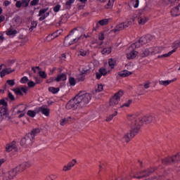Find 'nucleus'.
<instances>
[{
	"instance_id": "1",
	"label": "nucleus",
	"mask_w": 180,
	"mask_h": 180,
	"mask_svg": "<svg viewBox=\"0 0 180 180\" xmlns=\"http://www.w3.org/2000/svg\"><path fill=\"white\" fill-rule=\"evenodd\" d=\"M92 99V96L89 93L79 92L66 104V109H82L85 108Z\"/></svg>"
},
{
	"instance_id": "2",
	"label": "nucleus",
	"mask_w": 180,
	"mask_h": 180,
	"mask_svg": "<svg viewBox=\"0 0 180 180\" xmlns=\"http://www.w3.org/2000/svg\"><path fill=\"white\" fill-rule=\"evenodd\" d=\"M84 32H85V29L82 27H75L72 30L70 33L65 38L64 45L68 47L71 44H74V43H77L82 37Z\"/></svg>"
},
{
	"instance_id": "3",
	"label": "nucleus",
	"mask_w": 180,
	"mask_h": 180,
	"mask_svg": "<svg viewBox=\"0 0 180 180\" xmlns=\"http://www.w3.org/2000/svg\"><path fill=\"white\" fill-rule=\"evenodd\" d=\"M128 120L137 127L139 126V130L143 124H150L154 120V116L147 115L143 117H136V115L128 116Z\"/></svg>"
},
{
	"instance_id": "4",
	"label": "nucleus",
	"mask_w": 180,
	"mask_h": 180,
	"mask_svg": "<svg viewBox=\"0 0 180 180\" xmlns=\"http://www.w3.org/2000/svg\"><path fill=\"white\" fill-rule=\"evenodd\" d=\"M130 127L131 130L129 131V133L125 134L123 136V140H124L126 143H129V141H130V140L135 136H137L140 131V126H135L132 122H130Z\"/></svg>"
},
{
	"instance_id": "5",
	"label": "nucleus",
	"mask_w": 180,
	"mask_h": 180,
	"mask_svg": "<svg viewBox=\"0 0 180 180\" xmlns=\"http://www.w3.org/2000/svg\"><path fill=\"white\" fill-rule=\"evenodd\" d=\"M33 143H34L33 135L27 134L25 137L21 139L20 146H22V147H30Z\"/></svg>"
},
{
	"instance_id": "6",
	"label": "nucleus",
	"mask_w": 180,
	"mask_h": 180,
	"mask_svg": "<svg viewBox=\"0 0 180 180\" xmlns=\"http://www.w3.org/2000/svg\"><path fill=\"white\" fill-rule=\"evenodd\" d=\"M20 172V170L17 166L15 168L11 169L8 173L4 174V175L3 176V180L14 179L16 175H18V174Z\"/></svg>"
},
{
	"instance_id": "7",
	"label": "nucleus",
	"mask_w": 180,
	"mask_h": 180,
	"mask_svg": "<svg viewBox=\"0 0 180 180\" xmlns=\"http://www.w3.org/2000/svg\"><path fill=\"white\" fill-rule=\"evenodd\" d=\"M122 96H123V91H119L110 98L109 106L115 109L116 105H119V101H120Z\"/></svg>"
},
{
	"instance_id": "8",
	"label": "nucleus",
	"mask_w": 180,
	"mask_h": 180,
	"mask_svg": "<svg viewBox=\"0 0 180 180\" xmlns=\"http://www.w3.org/2000/svg\"><path fill=\"white\" fill-rule=\"evenodd\" d=\"M179 47H180L179 41H175L172 44V48L174 49L173 50L170 51L168 53H165L163 55L158 56V58H166L167 57L172 56V54H174V53L176 51V49H178Z\"/></svg>"
},
{
	"instance_id": "9",
	"label": "nucleus",
	"mask_w": 180,
	"mask_h": 180,
	"mask_svg": "<svg viewBox=\"0 0 180 180\" xmlns=\"http://www.w3.org/2000/svg\"><path fill=\"white\" fill-rule=\"evenodd\" d=\"M13 92H15V95H19L20 96H23V94L26 95L27 94V87H16L13 89Z\"/></svg>"
},
{
	"instance_id": "10",
	"label": "nucleus",
	"mask_w": 180,
	"mask_h": 180,
	"mask_svg": "<svg viewBox=\"0 0 180 180\" xmlns=\"http://www.w3.org/2000/svg\"><path fill=\"white\" fill-rule=\"evenodd\" d=\"M32 166V162H24L20 165L17 166L18 167V169H20V172H23L25 169H27V168H30Z\"/></svg>"
},
{
	"instance_id": "11",
	"label": "nucleus",
	"mask_w": 180,
	"mask_h": 180,
	"mask_svg": "<svg viewBox=\"0 0 180 180\" xmlns=\"http://www.w3.org/2000/svg\"><path fill=\"white\" fill-rule=\"evenodd\" d=\"M40 112H41L42 115H44L45 116H50V109L46 108V105L39 107L37 109V113H40Z\"/></svg>"
},
{
	"instance_id": "12",
	"label": "nucleus",
	"mask_w": 180,
	"mask_h": 180,
	"mask_svg": "<svg viewBox=\"0 0 180 180\" xmlns=\"http://www.w3.org/2000/svg\"><path fill=\"white\" fill-rule=\"evenodd\" d=\"M8 108L6 107L0 108V120H4V119H6L8 117Z\"/></svg>"
},
{
	"instance_id": "13",
	"label": "nucleus",
	"mask_w": 180,
	"mask_h": 180,
	"mask_svg": "<svg viewBox=\"0 0 180 180\" xmlns=\"http://www.w3.org/2000/svg\"><path fill=\"white\" fill-rule=\"evenodd\" d=\"M123 29H124V25H123V23H120L115 26V28L110 32V33H115V36H116V34H119L120 30H123Z\"/></svg>"
},
{
	"instance_id": "14",
	"label": "nucleus",
	"mask_w": 180,
	"mask_h": 180,
	"mask_svg": "<svg viewBox=\"0 0 180 180\" xmlns=\"http://www.w3.org/2000/svg\"><path fill=\"white\" fill-rule=\"evenodd\" d=\"M139 40L142 45L147 44V43H150V41L153 40V36L148 34V35H146L145 37H141Z\"/></svg>"
},
{
	"instance_id": "15",
	"label": "nucleus",
	"mask_w": 180,
	"mask_h": 180,
	"mask_svg": "<svg viewBox=\"0 0 180 180\" xmlns=\"http://www.w3.org/2000/svg\"><path fill=\"white\" fill-rule=\"evenodd\" d=\"M164 50L162 46H155L150 48V54H160Z\"/></svg>"
},
{
	"instance_id": "16",
	"label": "nucleus",
	"mask_w": 180,
	"mask_h": 180,
	"mask_svg": "<svg viewBox=\"0 0 180 180\" xmlns=\"http://www.w3.org/2000/svg\"><path fill=\"white\" fill-rule=\"evenodd\" d=\"M153 172H154V169H148L140 172L139 173H138V174L143 175V176H145V178H147L148 176H150L151 174H153Z\"/></svg>"
},
{
	"instance_id": "17",
	"label": "nucleus",
	"mask_w": 180,
	"mask_h": 180,
	"mask_svg": "<svg viewBox=\"0 0 180 180\" xmlns=\"http://www.w3.org/2000/svg\"><path fill=\"white\" fill-rule=\"evenodd\" d=\"M106 74H108V70H106V69L100 68L98 70V72L96 73V77L97 79H101V77H102V75L103 77H105V75H106Z\"/></svg>"
},
{
	"instance_id": "18",
	"label": "nucleus",
	"mask_w": 180,
	"mask_h": 180,
	"mask_svg": "<svg viewBox=\"0 0 180 180\" xmlns=\"http://www.w3.org/2000/svg\"><path fill=\"white\" fill-rule=\"evenodd\" d=\"M171 13L173 16H179L180 15V4L178 6L173 8L171 10Z\"/></svg>"
},
{
	"instance_id": "19",
	"label": "nucleus",
	"mask_w": 180,
	"mask_h": 180,
	"mask_svg": "<svg viewBox=\"0 0 180 180\" xmlns=\"http://www.w3.org/2000/svg\"><path fill=\"white\" fill-rule=\"evenodd\" d=\"M12 150H15V151H18V147H16L15 145H13L12 143H8L6 145V151L7 153H11Z\"/></svg>"
},
{
	"instance_id": "20",
	"label": "nucleus",
	"mask_w": 180,
	"mask_h": 180,
	"mask_svg": "<svg viewBox=\"0 0 180 180\" xmlns=\"http://www.w3.org/2000/svg\"><path fill=\"white\" fill-rule=\"evenodd\" d=\"M162 164L164 165H171V164H174V162H172V156L162 159Z\"/></svg>"
},
{
	"instance_id": "21",
	"label": "nucleus",
	"mask_w": 180,
	"mask_h": 180,
	"mask_svg": "<svg viewBox=\"0 0 180 180\" xmlns=\"http://www.w3.org/2000/svg\"><path fill=\"white\" fill-rule=\"evenodd\" d=\"M139 52H137V51H131L127 54V58H128V60H133V58H136Z\"/></svg>"
},
{
	"instance_id": "22",
	"label": "nucleus",
	"mask_w": 180,
	"mask_h": 180,
	"mask_svg": "<svg viewBox=\"0 0 180 180\" xmlns=\"http://www.w3.org/2000/svg\"><path fill=\"white\" fill-rule=\"evenodd\" d=\"M67 79V75L65 73H62L61 75H58L57 78L55 79L56 82H60V81H65Z\"/></svg>"
},
{
	"instance_id": "23",
	"label": "nucleus",
	"mask_w": 180,
	"mask_h": 180,
	"mask_svg": "<svg viewBox=\"0 0 180 180\" xmlns=\"http://www.w3.org/2000/svg\"><path fill=\"white\" fill-rule=\"evenodd\" d=\"M174 81H176V79H173L171 80H162L159 82L160 85H163L164 86H168L169 84H172V82H174Z\"/></svg>"
},
{
	"instance_id": "24",
	"label": "nucleus",
	"mask_w": 180,
	"mask_h": 180,
	"mask_svg": "<svg viewBox=\"0 0 180 180\" xmlns=\"http://www.w3.org/2000/svg\"><path fill=\"white\" fill-rule=\"evenodd\" d=\"M131 74H133V72H129V70H125L122 72H120L118 73V75H120V77H129V75H131Z\"/></svg>"
},
{
	"instance_id": "25",
	"label": "nucleus",
	"mask_w": 180,
	"mask_h": 180,
	"mask_svg": "<svg viewBox=\"0 0 180 180\" xmlns=\"http://www.w3.org/2000/svg\"><path fill=\"white\" fill-rule=\"evenodd\" d=\"M112 53V46L109 45L108 46L103 48L102 50V54H110Z\"/></svg>"
},
{
	"instance_id": "26",
	"label": "nucleus",
	"mask_w": 180,
	"mask_h": 180,
	"mask_svg": "<svg viewBox=\"0 0 180 180\" xmlns=\"http://www.w3.org/2000/svg\"><path fill=\"white\" fill-rule=\"evenodd\" d=\"M147 20H148V19L146 17L138 18V23L139 25H146V23H147Z\"/></svg>"
},
{
	"instance_id": "27",
	"label": "nucleus",
	"mask_w": 180,
	"mask_h": 180,
	"mask_svg": "<svg viewBox=\"0 0 180 180\" xmlns=\"http://www.w3.org/2000/svg\"><path fill=\"white\" fill-rule=\"evenodd\" d=\"M39 133H40V129L37 128V129H32L31 132L28 133V134H32L33 139L34 140V136L37 134H39Z\"/></svg>"
},
{
	"instance_id": "28",
	"label": "nucleus",
	"mask_w": 180,
	"mask_h": 180,
	"mask_svg": "<svg viewBox=\"0 0 180 180\" xmlns=\"http://www.w3.org/2000/svg\"><path fill=\"white\" fill-rule=\"evenodd\" d=\"M70 119H72V117H68L62 119L60 122V126H65V124H67L68 122H70Z\"/></svg>"
},
{
	"instance_id": "29",
	"label": "nucleus",
	"mask_w": 180,
	"mask_h": 180,
	"mask_svg": "<svg viewBox=\"0 0 180 180\" xmlns=\"http://www.w3.org/2000/svg\"><path fill=\"white\" fill-rule=\"evenodd\" d=\"M108 65L110 67V68H115V66L116 65V60L110 58L108 60Z\"/></svg>"
},
{
	"instance_id": "30",
	"label": "nucleus",
	"mask_w": 180,
	"mask_h": 180,
	"mask_svg": "<svg viewBox=\"0 0 180 180\" xmlns=\"http://www.w3.org/2000/svg\"><path fill=\"white\" fill-rule=\"evenodd\" d=\"M102 91H103V85L98 84V87L94 91H93V94L95 95V94H98V92H102Z\"/></svg>"
},
{
	"instance_id": "31",
	"label": "nucleus",
	"mask_w": 180,
	"mask_h": 180,
	"mask_svg": "<svg viewBox=\"0 0 180 180\" xmlns=\"http://www.w3.org/2000/svg\"><path fill=\"white\" fill-rule=\"evenodd\" d=\"M179 161L180 157L178 153L172 156V162H174V164H175L176 162H179Z\"/></svg>"
},
{
	"instance_id": "32",
	"label": "nucleus",
	"mask_w": 180,
	"mask_h": 180,
	"mask_svg": "<svg viewBox=\"0 0 180 180\" xmlns=\"http://www.w3.org/2000/svg\"><path fill=\"white\" fill-rule=\"evenodd\" d=\"M151 53V49H146L145 51L141 53V57H148Z\"/></svg>"
},
{
	"instance_id": "33",
	"label": "nucleus",
	"mask_w": 180,
	"mask_h": 180,
	"mask_svg": "<svg viewBox=\"0 0 180 180\" xmlns=\"http://www.w3.org/2000/svg\"><path fill=\"white\" fill-rule=\"evenodd\" d=\"M141 46H143V44H141V41H140V39H139L138 41L135 42L134 44H132L131 45V47L132 49H134V47L135 49H139V47H140Z\"/></svg>"
},
{
	"instance_id": "34",
	"label": "nucleus",
	"mask_w": 180,
	"mask_h": 180,
	"mask_svg": "<svg viewBox=\"0 0 180 180\" xmlns=\"http://www.w3.org/2000/svg\"><path fill=\"white\" fill-rule=\"evenodd\" d=\"M117 115V111H115V112L113 114H111L109 115V117H107L106 118V122H110L113 120V118L115 117V116Z\"/></svg>"
},
{
	"instance_id": "35",
	"label": "nucleus",
	"mask_w": 180,
	"mask_h": 180,
	"mask_svg": "<svg viewBox=\"0 0 180 180\" xmlns=\"http://www.w3.org/2000/svg\"><path fill=\"white\" fill-rule=\"evenodd\" d=\"M99 25H101V26H105L106 25H108V23H109V19L105 18V19H103L98 21Z\"/></svg>"
},
{
	"instance_id": "36",
	"label": "nucleus",
	"mask_w": 180,
	"mask_h": 180,
	"mask_svg": "<svg viewBox=\"0 0 180 180\" xmlns=\"http://www.w3.org/2000/svg\"><path fill=\"white\" fill-rule=\"evenodd\" d=\"M8 106V103L4 98L0 100V108H6Z\"/></svg>"
},
{
	"instance_id": "37",
	"label": "nucleus",
	"mask_w": 180,
	"mask_h": 180,
	"mask_svg": "<svg viewBox=\"0 0 180 180\" xmlns=\"http://www.w3.org/2000/svg\"><path fill=\"white\" fill-rule=\"evenodd\" d=\"M133 102L132 100H128L126 103L122 104L120 108H129L130 105H131V103Z\"/></svg>"
},
{
	"instance_id": "38",
	"label": "nucleus",
	"mask_w": 180,
	"mask_h": 180,
	"mask_svg": "<svg viewBox=\"0 0 180 180\" xmlns=\"http://www.w3.org/2000/svg\"><path fill=\"white\" fill-rule=\"evenodd\" d=\"M115 1H113L112 0H109L108 3L105 5V8L106 9H112V8H113V3Z\"/></svg>"
},
{
	"instance_id": "39",
	"label": "nucleus",
	"mask_w": 180,
	"mask_h": 180,
	"mask_svg": "<svg viewBox=\"0 0 180 180\" xmlns=\"http://www.w3.org/2000/svg\"><path fill=\"white\" fill-rule=\"evenodd\" d=\"M49 92H51L52 94H57L58 92V91H60V88L49 87Z\"/></svg>"
},
{
	"instance_id": "40",
	"label": "nucleus",
	"mask_w": 180,
	"mask_h": 180,
	"mask_svg": "<svg viewBox=\"0 0 180 180\" xmlns=\"http://www.w3.org/2000/svg\"><path fill=\"white\" fill-rule=\"evenodd\" d=\"M77 164V160L73 159L71 162H69L68 164V167L71 169Z\"/></svg>"
},
{
	"instance_id": "41",
	"label": "nucleus",
	"mask_w": 180,
	"mask_h": 180,
	"mask_svg": "<svg viewBox=\"0 0 180 180\" xmlns=\"http://www.w3.org/2000/svg\"><path fill=\"white\" fill-rule=\"evenodd\" d=\"M18 33V31L16 30L10 29L7 32L6 34L8 36H12V34H16Z\"/></svg>"
},
{
	"instance_id": "42",
	"label": "nucleus",
	"mask_w": 180,
	"mask_h": 180,
	"mask_svg": "<svg viewBox=\"0 0 180 180\" xmlns=\"http://www.w3.org/2000/svg\"><path fill=\"white\" fill-rule=\"evenodd\" d=\"M36 27H37V22H36V21H32V22H31V27H30V30L31 32H33V29H36Z\"/></svg>"
},
{
	"instance_id": "43",
	"label": "nucleus",
	"mask_w": 180,
	"mask_h": 180,
	"mask_svg": "<svg viewBox=\"0 0 180 180\" xmlns=\"http://www.w3.org/2000/svg\"><path fill=\"white\" fill-rule=\"evenodd\" d=\"M27 116H30V117H34V116H36V112L30 110L27 111Z\"/></svg>"
},
{
	"instance_id": "44",
	"label": "nucleus",
	"mask_w": 180,
	"mask_h": 180,
	"mask_svg": "<svg viewBox=\"0 0 180 180\" xmlns=\"http://www.w3.org/2000/svg\"><path fill=\"white\" fill-rule=\"evenodd\" d=\"M49 11V8H42L39 11L38 16H41L44 13H46V11Z\"/></svg>"
},
{
	"instance_id": "45",
	"label": "nucleus",
	"mask_w": 180,
	"mask_h": 180,
	"mask_svg": "<svg viewBox=\"0 0 180 180\" xmlns=\"http://www.w3.org/2000/svg\"><path fill=\"white\" fill-rule=\"evenodd\" d=\"M86 51L84 50V49H80L79 51V53L78 56H82V57H85V56H86Z\"/></svg>"
},
{
	"instance_id": "46",
	"label": "nucleus",
	"mask_w": 180,
	"mask_h": 180,
	"mask_svg": "<svg viewBox=\"0 0 180 180\" xmlns=\"http://www.w3.org/2000/svg\"><path fill=\"white\" fill-rule=\"evenodd\" d=\"M69 84L72 86H74L76 84L75 79L74 77H70L69 79Z\"/></svg>"
},
{
	"instance_id": "47",
	"label": "nucleus",
	"mask_w": 180,
	"mask_h": 180,
	"mask_svg": "<svg viewBox=\"0 0 180 180\" xmlns=\"http://www.w3.org/2000/svg\"><path fill=\"white\" fill-rule=\"evenodd\" d=\"M22 6L24 8H27L29 6V3L30 2V0H22Z\"/></svg>"
},
{
	"instance_id": "48",
	"label": "nucleus",
	"mask_w": 180,
	"mask_h": 180,
	"mask_svg": "<svg viewBox=\"0 0 180 180\" xmlns=\"http://www.w3.org/2000/svg\"><path fill=\"white\" fill-rule=\"evenodd\" d=\"M75 2V0H69L66 1V6L68 7V9H70L71 8V4H74Z\"/></svg>"
},
{
	"instance_id": "49",
	"label": "nucleus",
	"mask_w": 180,
	"mask_h": 180,
	"mask_svg": "<svg viewBox=\"0 0 180 180\" xmlns=\"http://www.w3.org/2000/svg\"><path fill=\"white\" fill-rule=\"evenodd\" d=\"M39 2H40V0H32L30 2V6H36V5L39 4Z\"/></svg>"
},
{
	"instance_id": "50",
	"label": "nucleus",
	"mask_w": 180,
	"mask_h": 180,
	"mask_svg": "<svg viewBox=\"0 0 180 180\" xmlns=\"http://www.w3.org/2000/svg\"><path fill=\"white\" fill-rule=\"evenodd\" d=\"M39 77H41V78H47V75H46V72L39 71Z\"/></svg>"
},
{
	"instance_id": "51",
	"label": "nucleus",
	"mask_w": 180,
	"mask_h": 180,
	"mask_svg": "<svg viewBox=\"0 0 180 180\" xmlns=\"http://www.w3.org/2000/svg\"><path fill=\"white\" fill-rule=\"evenodd\" d=\"M4 71H6V74H11V72H15V69L11 70V68H7L6 66L4 68Z\"/></svg>"
},
{
	"instance_id": "52",
	"label": "nucleus",
	"mask_w": 180,
	"mask_h": 180,
	"mask_svg": "<svg viewBox=\"0 0 180 180\" xmlns=\"http://www.w3.org/2000/svg\"><path fill=\"white\" fill-rule=\"evenodd\" d=\"M77 81H79V82H82V81H85V76L79 75L77 77Z\"/></svg>"
},
{
	"instance_id": "53",
	"label": "nucleus",
	"mask_w": 180,
	"mask_h": 180,
	"mask_svg": "<svg viewBox=\"0 0 180 180\" xmlns=\"http://www.w3.org/2000/svg\"><path fill=\"white\" fill-rule=\"evenodd\" d=\"M27 85L29 88H34V86H36V83L33 81H30L27 83Z\"/></svg>"
},
{
	"instance_id": "54",
	"label": "nucleus",
	"mask_w": 180,
	"mask_h": 180,
	"mask_svg": "<svg viewBox=\"0 0 180 180\" xmlns=\"http://www.w3.org/2000/svg\"><path fill=\"white\" fill-rule=\"evenodd\" d=\"M15 6H16V8H22V6H23L22 1H17L15 3Z\"/></svg>"
},
{
	"instance_id": "55",
	"label": "nucleus",
	"mask_w": 180,
	"mask_h": 180,
	"mask_svg": "<svg viewBox=\"0 0 180 180\" xmlns=\"http://www.w3.org/2000/svg\"><path fill=\"white\" fill-rule=\"evenodd\" d=\"M6 84L10 85V86H13V85H15V80H13V79L7 80Z\"/></svg>"
},
{
	"instance_id": "56",
	"label": "nucleus",
	"mask_w": 180,
	"mask_h": 180,
	"mask_svg": "<svg viewBox=\"0 0 180 180\" xmlns=\"http://www.w3.org/2000/svg\"><path fill=\"white\" fill-rule=\"evenodd\" d=\"M27 81H29V79L27 78V77H23L20 79L21 84H26V82H27Z\"/></svg>"
},
{
	"instance_id": "57",
	"label": "nucleus",
	"mask_w": 180,
	"mask_h": 180,
	"mask_svg": "<svg viewBox=\"0 0 180 180\" xmlns=\"http://www.w3.org/2000/svg\"><path fill=\"white\" fill-rule=\"evenodd\" d=\"M8 98L10 99V101H15V96L12 94V93L8 92Z\"/></svg>"
},
{
	"instance_id": "58",
	"label": "nucleus",
	"mask_w": 180,
	"mask_h": 180,
	"mask_svg": "<svg viewBox=\"0 0 180 180\" xmlns=\"http://www.w3.org/2000/svg\"><path fill=\"white\" fill-rule=\"evenodd\" d=\"M60 8H61V6H60V4L56 5L53 7V11L58 12L60 11Z\"/></svg>"
},
{
	"instance_id": "59",
	"label": "nucleus",
	"mask_w": 180,
	"mask_h": 180,
	"mask_svg": "<svg viewBox=\"0 0 180 180\" xmlns=\"http://www.w3.org/2000/svg\"><path fill=\"white\" fill-rule=\"evenodd\" d=\"M61 32H60V31H56V32H54L53 34H52V37H53V39H56V37H58V34H60Z\"/></svg>"
},
{
	"instance_id": "60",
	"label": "nucleus",
	"mask_w": 180,
	"mask_h": 180,
	"mask_svg": "<svg viewBox=\"0 0 180 180\" xmlns=\"http://www.w3.org/2000/svg\"><path fill=\"white\" fill-rule=\"evenodd\" d=\"M6 75V72L4 69L3 70H1L0 72V77H1V78H4V77H5Z\"/></svg>"
},
{
	"instance_id": "61",
	"label": "nucleus",
	"mask_w": 180,
	"mask_h": 180,
	"mask_svg": "<svg viewBox=\"0 0 180 180\" xmlns=\"http://www.w3.org/2000/svg\"><path fill=\"white\" fill-rule=\"evenodd\" d=\"M122 24L124 26V29H126V28L129 27V26H130L129 22H123Z\"/></svg>"
},
{
	"instance_id": "62",
	"label": "nucleus",
	"mask_w": 180,
	"mask_h": 180,
	"mask_svg": "<svg viewBox=\"0 0 180 180\" xmlns=\"http://www.w3.org/2000/svg\"><path fill=\"white\" fill-rule=\"evenodd\" d=\"M70 170H71V169L68 167V165L63 167V171H64L65 172H67V171Z\"/></svg>"
},
{
	"instance_id": "63",
	"label": "nucleus",
	"mask_w": 180,
	"mask_h": 180,
	"mask_svg": "<svg viewBox=\"0 0 180 180\" xmlns=\"http://www.w3.org/2000/svg\"><path fill=\"white\" fill-rule=\"evenodd\" d=\"M139 4H140V1L139 0H136L135 4H134V8H139Z\"/></svg>"
},
{
	"instance_id": "64",
	"label": "nucleus",
	"mask_w": 180,
	"mask_h": 180,
	"mask_svg": "<svg viewBox=\"0 0 180 180\" xmlns=\"http://www.w3.org/2000/svg\"><path fill=\"white\" fill-rule=\"evenodd\" d=\"M53 39H54V37L51 34L46 37L47 41H51V40H53Z\"/></svg>"
}]
</instances>
